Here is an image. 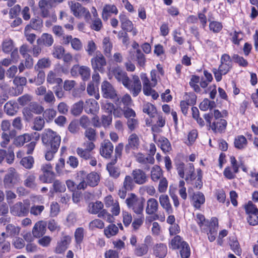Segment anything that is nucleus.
Instances as JSON below:
<instances>
[{
    "label": "nucleus",
    "instance_id": "f257e3e1",
    "mask_svg": "<svg viewBox=\"0 0 258 258\" xmlns=\"http://www.w3.org/2000/svg\"><path fill=\"white\" fill-rule=\"evenodd\" d=\"M232 68V61L229 55L225 53L220 58V64L218 69H213L215 78L217 82L220 81L223 75L227 74Z\"/></svg>",
    "mask_w": 258,
    "mask_h": 258
},
{
    "label": "nucleus",
    "instance_id": "f03ea898",
    "mask_svg": "<svg viewBox=\"0 0 258 258\" xmlns=\"http://www.w3.org/2000/svg\"><path fill=\"white\" fill-rule=\"evenodd\" d=\"M42 141L46 149H58L60 146V137L51 129H45L42 134Z\"/></svg>",
    "mask_w": 258,
    "mask_h": 258
},
{
    "label": "nucleus",
    "instance_id": "7ed1b4c3",
    "mask_svg": "<svg viewBox=\"0 0 258 258\" xmlns=\"http://www.w3.org/2000/svg\"><path fill=\"white\" fill-rule=\"evenodd\" d=\"M145 202L144 199L138 198L134 194H132L131 197L125 200L127 207L138 215L142 214Z\"/></svg>",
    "mask_w": 258,
    "mask_h": 258
},
{
    "label": "nucleus",
    "instance_id": "20e7f679",
    "mask_svg": "<svg viewBox=\"0 0 258 258\" xmlns=\"http://www.w3.org/2000/svg\"><path fill=\"white\" fill-rule=\"evenodd\" d=\"M44 108L36 102H31L27 107L23 109V114L26 121L31 120L33 117L34 114H40L43 112Z\"/></svg>",
    "mask_w": 258,
    "mask_h": 258
},
{
    "label": "nucleus",
    "instance_id": "39448f33",
    "mask_svg": "<svg viewBox=\"0 0 258 258\" xmlns=\"http://www.w3.org/2000/svg\"><path fill=\"white\" fill-rule=\"evenodd\" d=\"M69 5L71 11L76 17L79 18L83 16L86 21L88 22L90 20L91 15L89 11L81 6L80 3L75 1H71L69 3Z\"/></svg>",
    "mask_w": 258,
    "mask_h": 258
},
{
    "label": "nucleus",
    "instance_id": "423d86ee",
    "mask_svg": "<svg viewBox=\"0 0 258 258\" xmlns=\"http://www.w3.org/2000/svg\"><path fill=\"white\" fill-rule=\"evenodd\" d=\"M123 86L130 91L134 97L138 96L141 91V83L139 77L136 75L133 76L132 80L128 78Z\"/></svg>",
    "mask_w": 258,
    "mask_h": 258
},
{
    "label": "nucleus",
    "instance_id": "0eeeda50",
    "mask_svg": "<svg viewBox=\"0 0 258 258\" xmlns=\"http://www.w3.org/2000/svg\"><path fill=\"white\" fill-rule=\"evenodd\" d=\"M91 63L94 72H99L101 73L104 72V67L106 65V61L103 55L100 51H97L95 56L91 59Z\"/></svg>",
    "mask_w": 258,
    "mask_h": 258
},
{
    "label": "nucleus",
    "instance_id": "6e6552de",
    "mask_svg": "<svg viewBox=\"0 0 258 258\" xmlns=\"http://www.w3.org/2000/svg\"><path fill=\"white\" fill-rule=\"evenodd\" d=\"M61 44L68 45L71 44L72 48L77 51H80L83 49V44L81 41L78 38H73L71 35H67L63 36L60 39Z\"/></svg>",
    "mask_w": 258,
    "mask_h": 258
},
{
    "label": "nucleus",
    "instance_id": "1a4fd4ad",
    "mask_svg": "<svg viewBox=\"0 0 258 258\" xmlns=\"http://www.w3.org/2000/svg\"><path fill=\"white\" fill-rule=\"evenodd\" d=\"M18 174L15 169L10 168L4 178V185L5 188L12 187L18 181Z\"/></svg>",
    "mask_w": 258,
    "mask_h": 258
},
{
    "label": "nucleus",
    "instance_id": "9d476101",
    "mask_svg": "<svg viewBox=\"0 0 258 258\" xmlns=\"http://www.w3.org/2000/svg\"><path fill=\"white\" fill-rule=\"evenodd\" d=\"M10 213L15 216L25 217L29 213V209L27 206L21 202H19L10 207Z\"/></svg>",
    "mask_w": 258,
    "mask_h": 258
},
{
    "label": "nucleus",
    "instance_id": "9b49d317",
    "mask_svg": "<svg viewBox=\"0 0 258 258\" xmlns=\"http://www.w3.org/2000/svg\"><path fill=\"white\" fill-rule=\"evenodd\" d=\"M101 91L103 96L105 98L115 99L117 94L112 85L108 81H104L101 84Z\"/></svg>",
    "mask_w": 258,
    "mask_h": 258
},
{
    "label": "nucleus",
    "instance_id": "f8f14e48",
    "mask_svg": "<svg viewBox=\"0 0 258 258\" xmlns=\"http://www.w3.org/2000/svg\"><path fill=\"white\" fill-rule=\"evenodd\" d=\"M78 176L85 177L88 185L93 187L98 184L100 179L99 175L95 172H92L87 174L85 171H80L78 173Z\"/></svg>",
    "mask_w": 258,
    "mask_h": 258
},
{
    "label": "nucleus",
    "instance_id": "ddd939ff",
    "mask_svg": "<svg viewBox=\"0 0 258 258\" xmlns=\"http://www.w3.org/2000/svg\"><path fill=\"white\" fill-rule=\"evenodd\" d=\"M140 145L139 138L136 134H132L128 138L127 144L124 147V151L128 154L131 149L137 150Z\"/></svg>",
    "mask_w": 258,
    "mask_h": 258
},
{
    "label": "nucleus",
    "instance_id": "4468645a",
    "mask_svg": "<svg viewBox=\"0 0 258 258\" xmlns=\"http://www.w3.org/2000/svg\"><path fill=\"white\" fill-rule=\"evenodd\" d=\"M189 197L192 205L196 209H200L201 205L205 202V196L200 191L194 192L192 195L189 194Z\"/></svg>",
    "mask_w": 258,
    "mask_h": 258
},
{
    "label": "nucleus",
    "instance_id": "2eb2a0df",
    "mask_svg": "<svg viewBox=\"0 0 258 258\" xmlns=\"http://www.w3.org/2000/svg\"><path fill=\"white\" fill-rule=\"evenodd\" d=\"M132 175L135 182L138 184H143L148 180V176L146 173L141 169H135L133 170Z\"/></svg>",
    "mask_w": 258,
    "mask_h": 258
},
{
    "label": "nucleus",
    "instance_id": "dca6fc26",
    "mask_svg": "<svg viewBox=\"0 0 258 258\" xmlns=\"http://www.w3.org/2000/svg\"><path fill=\"white\" fill-rule=\"evenodd\" d=\"M113 146L109 140H104L101 144L100 155L105 158H110L113 151Z\"/></svg>",
    "mask_w": 258,
    "mask_h": 258
},
{
    "label": "nucleus",
    "instance_id": "f3484780",
    "mask_svg": "<svg viewBox=\"0 0 258 258\" xmlns=\"http://www.w3.org/2000/svg\"><path fill=\"white\" fill-rule=\"evenodd\" d=\"M27 80L24 77H16L13 80V83L15 86V96H18L22 93L23 87L26 85Z\"/></svg>",
    "mask_w": 258,
    "mask_h": 258
},
{
    "label": "nucleus",
    "instance_id": "a211bd4d",
    "mask_svg": "<svg viewBox=\"0 0 258 258\" xmlns=\"http://www.w3.org/2000/svg\"><path fill=\"white\" fill-rule=\"evenodd\" d=\"M46 223L43 221H39L35 223L32 229V233L36 238L43 236L46 232Z\"/></svg>",
    "mask_w": 258,
    "mask_h": 258
},
{
    "label": "nucleus",
    "instance_id": "6ab92c4d",
    "mask_svg": "<svg viewBox=\"0 0 258 258\" xmlns=\"http://www.w3.org/2000/svg\"><path fill=\"white\" fill-rule=\"evenodd\" d=\"M218 220L216 218H212L211 219V226L209 227L207 231L204 232L208 235V239L210 242L214 241L217 233Z\"/></svg>",
    "mask_w": 258,
    "mask_h": 258
},
{
    "label": "nucleus",
    "instance_id": "aec40b11",
    "mask_svg": "<svg viewBox=\"0 0 258 258\" xmlns=\"http://www.w3.org/2000/svg\"><path fill=\"white\" fill-rule=\"evenodd\" d=\"M195 220L202 232L207 231L209 227L211 226V221L209 222L208 220H206L205 216L202 214H197L195 217Z\"/></svg>",
    "mask_w": 258,
    "mask_h": 258
},
{
    "label": "nucleus",
    "instance_id": "412c9836",
    "mask_svg": "<svg viewBox=\"0 0 258 258\" xmlns=\"http://www.w3.org/2000/svg\"><path fill=\"white\" fill-rule=\"evenodd\" d=\"M161 206L164 209L168 214H172L173 210L170 203L169 197L166 195H161L159 198Z\"/></svg>",
    "mask_w": 258,
    "mask_h": 258
},
{
    "label": "nucleus",
    "instance_id": "4be33fe9",
    "mask_svg": "<svg viewBox=\"0 0 258 258\" xmlns=\"http://www.w3.org/2000/svg\"><path fill=\"white\" fill-rule=\"evenodd\" d=\"M54 42L53 36L46 33H43L41 37L37 40L38 45H42L46 47H50Z\"/></svg>",
    "mask_w": 258,
    "mask_h": 258
},
{
    "label": "nucleus",
    "instance_id": "5701e85b",
    "mask_svg": "<svg viewBox=\"0 0 258 258\" xmlns=\"http://www.w3.org/2000/svg\"><path fill=\"white\" fill-rule=\"evenodd\" d=\"M71 240V238L69 236L62 237L60 240L57 243V245L55 248V252L57 253L63 252L67 249Z\"/></svg>",
    "mask_w": 258,
    "mask_h": 258
},
{
    "label": "nucleus",
    "instance_id": "b1692460",
    "mask_svg": "<svg viewBox=\"0 0 258 258\" xmlns=\"http://www.w3.org/2000/svg\"><path fill=\"white\" fill-rule=\"evenodd\" d=\"M112 73L115 79L120 82H121L123 85L129 78L126 73L122 70L120 68L117 67L113 69Z\"/></svg>",
    "mask_w": 258,
    "mask_h": 258
},
{
    "label": "nucleus",
    "instance_id": "393cba45",
    "mask_svg": "<svg viewBox=\"0 0 258 258\" xmlns=\"http://www.w3.org/2000/svg\"><path fill=\"white\" fill-rule=\"evenodd\" d=\"M227 124L225 119H221L217 121H213L211 125V128L215 133H223L225 131Z\"/></svg>",
    "mask_w": 258,
    "mask_h": 258
},
{
    "label": "nucleus",
    "instance_id": "a878e982",
    "mask_svg": "<svg viewBox=\"0 0 258 258\" xmlns=\"http://www.w3.org/2000/svg\"><path fill=\"white\" fill-rule=\"evenodd\" d=\"M158 207L157 200L154 198H150L147 202L146 213L148 215H153L158 211Z\"/></svg>",
    "mask_w": 258,
    "mask_h": 258
},
{
    "label": "nucleus",
    "instance_id": "bb28decb",
    "mask_svg": "<svg viewBox=\"0 0 258 258\" xmlns=\"http://www.w3.org/2000/svg\"><path fill=\"white\" fill-rule=\"evenodd\" d=\"M154 254L158 257L163 258L167 253L166 245L163 243L156 244L153 248Z\"/></svg>",
    "mask_w": 258,
    "mask_h": 258
},
{
    "label": "nucleus",
    "instance_id": "cd10ccee",
    "mask_svg": "<svg viewBox=\"0 0 258 258\" xmlns=\"http://www.w3.org/2000/svg\"><path fill=\"white\" fill-rule=\"evenodd\" d=\"M119 17L122 29L129 32L132 31L134 28V25L132 22L123 14H120Z\"/></svg>",
    "mask_w": 258,
    "mask_h": 258
},
{
    "label": "nucleus",
    "instance_id": "c85d7f7f",
    "mask_svg": "<svg viewBox=\"0 0 258 258\" xmlns=\"http://www.w3.org/2000/svg\"><path fill=\"white\" fill-rule=\"evenodd\" d=\"M53 2V1H39V6L41 9L42 17L45 18L48 16L49 11L52 7Z\"/></svg>",
    "mask_w": 258,
    "mask_h": 258
},
{
    "label": "nucleus",
    "instance_id": "c756f323",
    "mask_svg": "<svg viewBox=\"0 0 258 258\" xmlns=\"http://www.w3.org/2000/svg\"><path fill=\"white\" fill-rule=\"evenodd\" d=\"M98 102L93 99H89L86 101L85 111L87 113H94L99 109Z\"/></svg>",
    "mask_w": 258,
    "mask_h": 258
},
{
    "label": "nucleus",
    "instance_id": "7c9ffc66",
    "mask_svg": "<svg viewBox=\"0 0 258 258\" xmlns=\"http://www.w3.org/2000/svg\"><path fill=\"white\" fill-rule=\"evenodd\" d=\"M47 82L50 84L59 85L62 83V80L58 77L56 70L50 71L47 76Z\"/></svg>",
    "mask_w": 258,
    "mask_h": 258
},
{
    "label": "nucleus",
    "instance_id": "2f4dec72",
    "mask_svg": "<svg viewBox=\"0 0 258 258\" xmlns=\"http://www.w3.org/2000/svg\"><path fill=\"white\" fill-rule=\"evenodd\" d=\"M2 50L5 53H10L16 48L13 40L10 38L4 39L2 44Z\"/></svg>",
    "mask_w": 258,
    "mask_h": 258
},
{
    "label": "nucleus",
    "instance_id": "473e14b6",
    "mask_svg": "<svg viewBox=\"0 0 258 258\" xmlns=\"http://www.w3.org/2000/svg\"><path fill=\"white\" fill-rule=\"evenodd\" d=\"M18 105L12 101L7 102L4 106L5 112L9 115L14 116L17 112Z\"/></svg>",
    "mask_w": 258,
    "mask_h": 258
},
{
    "label": "nucleus",
    "instance_id": "72a5a7b5",
    "mask_svg": "<svg viewBox=\"0 0 258 258\" xmlns=\"http://www.w3.org/2000/svg\"><path fill=\"white\" fill-rule=\"evenodd\" d=\"M103 204L100 201L91 202L88 206V211L92 214H97L103 208Z\"/></svg>",
    "mask_w": 258,
    "mask_h": 258
},
{
    "label": "nucleus",
    "instance_id": "f704fd0d",
    "mask_svg": "<svg viewBox=\"0 0 258 258\" xmlns=\"http://www.w3.org/2000/svg\"><path fill=\"white\" fill-rule=\"evenodd\" d=\"M103 52L105 56L110 57L111 56V51L113 45L109 37H105L102 41Z\"/></svg>",
    "mask_w": 258,
    "mask_h": 258
},
{
    "label": "nucleus",
    "instance_id": "c9c22d12",
    "mask_svg": "<svg viewBox=\"0 0 258 258\" xmlns=\"http://www.w3.org/2000/svg\"><path fill=\"white\" fill-rule=\"evenodd\" d=\"M184 172L186 173L185 180L187 182L192 181L196 179L195 168L192 163H189L187 164V167L185 168Z\"/></svg>",
    "mask_w": 258,
    "mask_h": 258
},
{
    "label": "nucleus",
    "instance_id": "e433bc0d",
    "mask_svg": "<svg viewBox=\"0 0 258 258\" xmlns=\"http://www.w3.org/2000/svg\"><path fill=\"white\" fill-rule=\"evenodd\" d=\"M32 136L29 134H24L17 137L14 141V144L17 146H22L31 140Z\"/></svg>",
    "mask_w": 258,
    "mask_h": 258
},
{
    "label": "nucleus",
    "instance_id": "4c0bfd02",
    "mask_svg": "<svg viewBox=\"0 0 258 258\" xmlns=\"http://www.w3.org/2000/svg\"><path fill=\"white\" fill-rule=\"evenodd\" d=\"M118 232V228L114 224H109L104 230V235L108 238L116 235Z\"/></svg>",
    "mask_w": 258,
    "mask_h": 258
},
{
    "label": "nucleus",
    "instance_id": "58836bf2",
    "mask_svg": "<svg viewBox=\"0 0 258 258\" xmlns=\"http://www.w3.org/2000/svg\"><path fill=\"white\" fill-rule=\"evenodd\" d=\"M37 77L29 78V82L30 83H35L36 85H40L45 80V73L42 70H39L37 71Z\"/></svg>",
    "mask_w": 258,
    "mask_h": 258
},
{
    "label": "nucleus",
    "instance_id": "ea45409f",
    "mask_svg": "<svg viewBox=\"0 0 258 258\" xmlns=\"http://www.w3.org/2000/svg\"><path fill=\"white\" fill-rule=\"evenodd\" d=\"M55 173L52 171L41 174L39 176V179L43 183H50L55 180Z\"/></svg>",
    "mask_w": 258,
    "mask_h": 258
},
{
    "label": "nucleus",
    "instance_id": "a19ab883",
    "mask_svg": "<svg viewBox=\"0 0 258 258\" xmlns=\"http://www.w3.org/2000/svg\"><path fill=\"white\" fill-rule=\"evenodd\" d=\"M135 157L137 162L142 164L150 163L153 164L154 163V158L151 156H148L146 157L143 154L139 153L137 154Z\"/></svg>",
    "mask_w": 258,
    "mask_h": 258
},
{
    "label": "nucleus",
    "instance_id": "79ce46f5",
    "mask_svg": "<svg viewBox=\"0 0 258 258\" xmlns=\"http://www.w3.org/2000/svg\"><path fill=\"white\" fill-rule=\"evenodd\" d=\"M157 143L164 153L168 152L171 150L170 143L166 138L160 137L158 140Z\"/></svg>",
    "mask_w": 258,
    "mask_h": 258
},
{
    "label": "nucleus",
    "instance_id": "37998d69",
    "mask_svg": "<svg viewBox=\"0 0 258 258\" xmlns=\"http://www.w3.org/2000/svg\"><path fill=\"white\" fill-rule=\"evenodd\" d=\"M84 102L83 101H79L78 102L74 104L71 107V112L75 116H79L81 114L83 109Z\"/></svg>",
    "mask_w": 258,
    "mask_h": 258
},
{
    "label": "nucleus",
    "instance_id": "c03bdc74",
    "mask_svg": "<svg viewBox=\"0 0 258 258\" xmlns=\"http://www.w3.org/2000/svg\"><path fill=\"white\" fill-rule=\"evenodd\" d=\"M247 140L245 137L242 135L238 136L234 140V146L238 149H242L245 148L247 145Z\"/></svg>",
    "mask_w": 258,
    "mask_h": 258
},
{
    "label": "nucleus",
    "instance_id": "a18cd8bd",
    "mask_svg": "<svg viewBox=\"0 0 258 258\" xmlns=\"http://www.w3.org/2000/svg\"><path fill=\"white\" fill-rule=\"evenodd\" d=\"M106 169L110 177L116 179L120 174V169L117 166H112L111 164H107Z\"/></svg>",
    "mask_w": 258,
    "mask_h": 258
},
{
    "label": "nucleus",
    "instance_id": "49530a36",
    "mask_svg": "<svg viewBox=\"0 0 258 258\" xmlns=\"http://www.w3.org/2000/svg\"><path fill=\"white\" fill-rule=\"evenodd\" d=\"M143 111L150 117H154L157 114V110L155 106L151 103H147L144 105Z\"/></svg>",
    "mask_w": 258,
    "mask_h": 258
},
{
    "label": "nucleus",
    "instance_id": "de8ad7c7",
    "mask_svg": "<svg viewBox=\"0 0 258 258\" xmlns=\"http://www.w3.org/2000/svg\"><path fill=\"white\" fill-rule=\"evenodd\" d=\"M182 242H186L183 241L181 237L179 235L174 236L169 243V247L173 249H179L182 246Z\"/></svg>",
    "mask_w": 258,
    "mask_h": 258
},
{
    "label": "nucleus",
    "instance_id": "09e8293b",
    "mask_svg": "<svg viewBox=\"0 0 258 258\" xmlns=\"http://www.w3.org/2000/svg\"><path fill=\"white\" fill-rule=\"evenodd\" d=\"M216 106V103L214 101H211L207 98L204 99L200 103L199 107L203 111L208 109H212Z\"/></svg>",
    "mask_w": 258,
    "mask_h": 258
},
{
    "label": "nucleus",
    "instance_id": "8fccbe9b",
    "mask_svg": "<svg viewBox=\"0 0 258 258\" xmlns=\"http://www.w3.org/2000/svg\"><path fill=\"white\" fill-rule=\"evenodd\" d=\"M162 176V171L158 166H154L151 172V178L154 181H157Z\"/></svg>",
    "mask_w": 258,
    "mask_h": 258
},
{
    "label": "nucleus",
    "instance_id": "3c124183",
    "mask_svg": "<svg viewBox=\"0 0 258 258\" xmlns=\"http://www.w3.org/2000/svg\"><path fill=\"white\" fill-rule=\"evenodd\" d=\"M36 177L33 174L27 175L24 181V185L29 188H34L36 186Z\"/></svg>",
    "mask_w": 258,
    "mask_h": 258
},
{
    "label": "nucleus",
    "instance_id": "603ef678",
    "mask_svg": "<svg viewBox=\"0 0 258 258\" xmlns=\"http://www.w3.org/2000/svg\"><path fill=\"white\" fill-rule=\"evenodd\" d=\"M134 183L135 182L133 177L130 175H126L123 182L122 187L125 189H128V191H131L134 188Z\"/></svg>",
    "mask_w": 258,
    "mask_h": 258
},
{
    "label": "nucleus",
    "instance_id": "864d4df0",
    "mask_svg": "<svg viewBox=\"0 0 258 258\" xmlns=\"http://www.w3.org/2000/svg\"><path fill=\"white\" fill-rule=\"evenodd\" d=\"M48 229L51 232L59 231L60 230V226L58 222L54 219H50L45 222Z\"/></svg>",
    "mask_w": 258,
    "mask_h": 258
},
{
    "label": "nucleus",
    "instance_id": "5fc2aeb1",
    "mask_svg": "<svg viewBox=\"0 0 258 258\" xmlns=\"http://www.w3.org/2000/svg\"><path fill=\"white\" fill-rule=\"evenodd\" d=\"M43 112V118L47 122L52 121L56 115V111L52 108L46 109Z\"/></svg>",
    "mask_w": 258,
    "mask_h": 258
},
{
    "label": "nucleus",
    "instance_id": "6e6d98bb",
    "mask_svg": "<svg viewBox=\"0 0 258 258\" xmlns=\"http://www.w3.org/2000/svg\"><path fill=\"white\" fill-rule=\"evenodd\" d=\"M90 69L88 67L85 66H80L79 75L83 81H88L90 79Z\"/></svg>",
    "mask_w": 258,
    "mask_h": 258
},
{
    "label": "nucleus",
    "instance_id": "4d7b16f0",
    "mask_svg": "<svg viewBox=\"0 0 258 258\" xmlns=\"http://www.w3.org/2000/svg\"><path fill=\"white\" fill-rule=\"evenodd\" d=\"M76 152L79 157L85 160H89V159L91 158V156L92 155L91 151L81 147L77 148Z\"/></svg>",
    "mask_w": 258,
    "mask_h": 258
},
{
    "label": "nucleus",
    "instance_id": "13d9d810",
    "mask_svg": "<svg viewBox=\"0 0 258 258\" xmlns=\"http://www.w3.org/2000/svg\"><path fill=\"white\" fill-rule=\"evenodd\" d=\"M140 77L143 84V92L147 93L149 89L153 87L152 82H150L147 75L145 73H142Z\"/></svg>",
    "mask_w": 258,
    "mask_h": 258
},
{
    "label": "nucleus",
    "instance_id": "bf43d9fd",
    "mask_svg": "<svg viewBox=\"0 0 258 258\" xmlns=\"http://www.w3.org/2000/svg\"><path fill=\"white\" fill-rule=\"evenodd\" d=\"M140 77L143 84V92L147 93L149 89L153 87L152 82H150L147 75L145 73H142Z\"/></svg>",
    "mask_w": 258,
    "mask_h": 258
},
{
    "label": "nucleus",
    "instance_id": "052dcab7",
    "mask_svg": "<svg viewBox=\"0 0 258 258\" xmlns=\"http://www.w3.org/2000/svg\"><path fill=\"white\" fill-rule=\"evenodd\" d=\"M20 231V228L19 226L13 224H8L6 227V233L10 236L18 235Z\"/></svg>",
    "mask_w": 258,
    "mask_h": 258
},
{
    "label": "nucleus",
    "instance_id": "680f3d73",
    "mask_svg": "<svg viewBox=\"0 0 258 258\" xmlns=\"http://www.w3.org/2000/svg\"><path fill=\"white\" fill-rule=\"evenodd\" d=\"M230 35L231 36V41L235 45H238L240 41L243 39V35L241 31H234L233 33H230Z\"/></svg>",
    "mask_w": 258,
    "mask_h": 258
},
{
    "label": "nucleus",
    "instance_id": "e2e57ef3",
    "mask_svg": "<svg viewBox=\"0 0 258 258\" xmlns=\"http://www.w3.org/2000/svg\"><path fill=\"white\" fill-rule=\"evenodd\" d=\"M50 65V61L49 58H43L39 59L34 67V70L38 71L40 69L48 68Z\"/></svg>",
    "mask_w": 258,
    "mask_h": 258
},
{
    "label": "nucleus",
    "instance_id": "0e129e2a",
    "mask_svg": "<svg viewBox=\"0 0 258 258\" xmlns=\"http://www.w3.org/2000/svg\"><path fill=\"white\" fill-rule=\"evenodd\" d=\"M52 186L55 192H64L66 190L65 184L59 180H55Z\"/></svg>",
    "mask_w": 258,
    "mask_h": 258
},
{
    "label": "nucleus",
    "instance_id": "69168bd1",
    "mask_svg": "<svg viewBox=\"0 0 258 258\" xmlns=\"http://www.w3.org/2000/svg\"><path fill=\"white\" fill-rule=\"evenodd\" d=\"M229 244L231 249L236 255H241V249L240 248L238 241L236 239L233 238L232 239H230Z\"/></svg>",
    "mask_w": 258,
    "mask_h": 258
},
{
    "label": "nucleus",
    "instance_id": "338daca9",
    "mask_svg": "<svg viewBox=\"0 0 258 258\" xmlns=\"http://www.w3.org/2000/svg\"><path fill=\"white\" fill-rule=\"evenodd\" d=\"M181 258H188L190 256V247L186 242H182V246L179 248Z\"/></svg>",
    "mask_w": 258,
    "mask_h": 258
},
{
    "label": "nucleus",
    "instance_id": "774afa93",
    "mask_svg": "<svg viewBox=\"0 0 258 258\" xmlns=\"http://www.w3.org/2000/svg\"><path fill=\"white\" fill-rule=\"evenodd\" d=\"M64 53V48L61 45L54 46L53 48L52 55L56 58L60 59Z\"/></svg>",
    "mask_w": 258,
    "mask_h": 258
}]
</instances>
